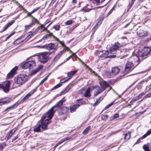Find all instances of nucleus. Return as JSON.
<instances>
[{
	"label": "nucleus",
	"mask_w": 151,
	"mask_h": 151,
	"mask_svg": "<svg viewBox=\"0 0 151 151\" xmlns=\"http://www.w3.org/2000/svg\"><path fill=\"white\" fill-rule=\"evenodd\" d=\"M49 118L47 117V116L46 114H44L42 117L41 123V124L37 125L34 127V131L37 132H40V128L44 130L47 129V127L49 123Z\"/></svg>",
	"instance_id": "f257e3e1"
},
{
	"label": "nucleus",
	"mask_w": 151,
	"mask_h": 151,
	"mask_svg": "<svg viewBox=\"0 0 151 151\" xmlns=\"http://www.w3.org/2000/svg\"><path fill=\"white\" fill-rule=\"evenodd\" d=\"M65 100L62 99L58 102L54 106L52 107L46 113L47 116V117L49 118L50 119H51L55 112V111L53 110L54 109L57 107H60L65 102Z\"/></svg>",
	"instance_id": "f03ea898"
},
{
	"label": "nucleus",
	"mask_w": 151,
	"mask_h": 151,
	"mask_svg": "<svg viewBox=\"0 0 151 151\" xmlns=\"http://www.w3.org/2000/svg\"><path fill=\"white\" fill-rule=\"evenodd\" d=\"M28 78V76L25 74H21L15 78L14 82L18 85H22L27 81Z\"/></svg>",
	"instance_id": "7ed1b4c3"
},
{
	"label": "nucleus",
	"mask_w": 151,
	"mask_h": 151,
	"mask_svg": "<svg viewBox=\"0 0 151 151\" xmlns=\"http://www.w3.org/2000/svg\"><path fill=\"white\" fill-rule=\"evenodd\" d=\"M50 53L49 52H44L39 55V61L43 63H45L49 60Z\"/></svg>",
	"instance_id": "20e7f679"
},
{
	"label": "nucleus",
	"mask_w": 151,
	"mask_h": 151,
	"mask_svg": "<svg viewBox=\"0 0 151 151\" xmlns=\"http://www.w3.org/2000/svg\"><path fill=\"white\" fill-rule=\"evenodd\" d=\"M150 51V48L148 47H145L142 50H139L138 54L139 57L143 58L149 54Z\"/></svg>",
	"instance_id": "39448f33"
},
{
	"label": "nucleus",
	"mask_w": 151,
	"mask_h": 151,
	"mask_svg": "<svg viewBox=\"0 0 151 151\" xmlns=\"http://www.w3.org/2000/svg\"><path fill=\"white\" fill-rule=\"evenodd\" d=\"M134 68V65L132 62H127L126 64L125 70L123 72L124 74H127L132 71Z\"/></svg>",
	"instance_id": "423d86ee"
},
{
	"label": "nucleus",
	"mask_w": 151,
	"mask_h": 151,
	"mask_svg": "<svg viewBox=\"0 0 151 151\" xmlns=\"http://www.w3.org/2000/svg\"><path fill=\"white\" fill-rule=\"evenodd\" d=\"M109 52L107 51L103 50L100 51L99 52L98 56L102 58H115L116 57V55H109Z\"/></svg>",
	"instance_id": "0eeeda50"
},
{
	"label": "nucleus",
	"mask_w": 151,
	"mask_h": 151,
	"mask_svg": "<svg viewBox=\"0 0 151 151\" xmlns=\"http://www.w3.org/2000/svg\"><path fill=\"white\" fill-rule=\"evenodd\" d=\"M36 65L35 62L33 60H31L23 64L22 65V68L24 69L29 68H32Z\"/></svg>",
	"instance_id": "6e6552de"
},
{
	"label": "nucleus",
	"mask_w": 151,
	"mask_h": 151,
	"mask_svg": "<svg viewBox=\"0 0 151 151\" xmlns=\"http://www.w3.org/2000/svg\"><path fill=\"white\" fill-rule=\"evenodd\" d=\"M121 47L118 42H116L110 49L109 53L112 54L116 53L117 50H119V48Z\"/></svg>",
	"instance_id": "1a4fd4ad"
},
{
	"label": "nucleus",
	"mask_w": 151,
	"mask_h": 151,
	"mask_svg": "<svg viewBox=\"0 0 151 151\" xmlns=\"http://www.w3.org/2000/svg\"><path fill=\"white\" fill-rule=\"evenodd\" d=\"M10 84V82L8 81L5 85H3L1 84H0V88H1L5 93H7L9 91Z\"/></svg>",
	"instance_id": "9d476101"
},
{
	"label": "nucleus",
	"mask_w": 151,
	"mask_h": 151,
	"mask_svg": "<svg viewBox=\"0 0 151 151\" xmlns=\"http://www.w3.org/2000/svg\"><path fill=\"white\" fill-rule=\"evenodd\" d=\"M58 45V44L55 45L53 43H50L46 45V47L47 50H52V52H54L56 50Z\"/></svg>",
	"instance_id": "9b49d317"
},
{
	"label": "nucleus",
	"mask_w": 151,
	"mask_h": 151,
	"mask_svg": "<svg viewBox=\"0 0 151 151\" xmlns=\"http://www.w3.org/2000/svg\"><path fill=\"white\" fill-rule=\"evenodd\" d=\"M77 70H75L73 71H71L68 73L67 74L68 77L64 78V80L63 81H62V83H64L70 79L77 72Z\"/></svg>",
	"instance_id": "f8f14e48"
},
{
	"label": "nucleus",
	"mask_w": 151,
	"mask_h": 151,
	"mask_svg": "<svg viewBox=\"0 0 151 151\" xmlns=\"http://www.w3.org/2000/svg\"><path fill=\"white\" fill-rule=\"evenodd\" d=\"M17 69V67L15 66L14 68H13L11 71L8 74L7 77L8 78H10L13 77L14 76L15 74V73Z\"/></svg>",
	"instance_id": "ddd939ff"
},
{
	"label": "nucleus",
	"mask_w": 151,
	"mask_h": 151,
	"mask_svg": "<svg viewBox=\"0 0 151 151\" xmlns=\"http://www.w3.org/2000/svg\"><path fill=\"white\" fill-rule=\"evenodd\" d=\"M94 88L96 89L94 92V95L95 96H96L103 91L100 87L98 86H95Z\"/></svg>",
	"instance_id": "4468645a"
},
{
	"label": "nucleus",
	"mask_w": 151,
	"mask_h": 151,
	"mask_svg": "<svg viewBox=\"0 0 151 151\" xmlns=\"http://www.w3.org/2000/svg\"><path fill=\"white\" fill-rule=\"evenodd\" d=\"M100 84L102 88L103 91H104L109 86V84L104 81H101L100 82Z\"/></svg>",
	"instance_id": "2eb2a0df"
},
{
	"label": "nucleus",
	"mask_w": 151,
	"mask_h": 151,
	"mask_svg": "<svg viewBox=\"0 0 151 151\" xmlns=\"http://www.w3.org/2000/svg\"><path fill=\"white\" fill-rule=\"evenodd\" d=\"M120 71V69L118 67L113 68L112 69L111 73L114 75H116Z\"/></svg>",
	"instance_id": "dca6fc26"
},
{
	"label": "nucleus",
	"mask_w": 151,
	"mask_h": 151,
	"mask_svg": "<svg viewBox=\"0 0 151 151\" xmlns=\"http://www.w3.org/2000/svg\"><path fill=\"white\" fill-rule=\"evenodd\" d=\"M35 90L33 89L29 93L22 99V100L24 101L27 99L29 98L31 95H32L34 92L35 91Z\"/></svg>",
	"instance_id": "f3484780"
},
{
	"label": "nucleus",
	"mask_w": 151,
	"mask_h": 151,
	"mask_svg": "<svg viewBox=\"0 0 151 151\" xmlns=\"http://www.w3.org/2000/svg\"><path fill=\"white\" fill-rule=\"evenodd\" d=\"M137 34L140 37H145L147 35L146 32H144L142 30H140L138 31L137 32Z\"/></svg>",
	"instance_id": "a211bd4d"
},
{
	"label": "nucleus",
	"mask_w": 151,
	"mask_h": 151,
	"mask_svg": "<svg viewBox=\"0 0 151 151\" xmlns=\"http://www.w3.org/2000/svg\"><path fill=\"white\" fill-rule=\"evenodd\" d=\"M91 88L88 87L86 91L84 93V96L87 98H89L91 96L90 93Z\"/></svg>",
	"instance_id": "6ab92c4d"
},
{
	"label": "nucleus",
	"mask_w": 151,
	"mask_h": 151,
	"mask_svg": "<svg viewBox=\"0 0 151 151\" xmlns=\"http://www.w3.org/2000/svg\"><path fill=\"white\" fill-rule=\"evenodd\" d=\"M151 134V129L149 130L147 132L144 134L142 137H141L138 140L137 142H139V141L141 139H143L145 138L146 137H147L148 136L150 135Z\"/></svg>",
	"instance_id": "aec40b11"
},
{
	"label": "nucleus",
	"mask_w": 151,
	"mask_h": 151,
	"mask_svg": "<svg viewBox=\"0 0 151 151\" xmlns=\"http://www.w3.org/2000/svg\"><path fill=\"white\" fill-rule=\"evenodd\" d=\"M150 145L147 143L146 144H144L142 147L145 151H150Z\"/></svg>",
	"instance_id": "412c9836"
},
{
	"label": "nucleus",
	"mask_w": 151,
	"mask_h": 151,
	"mask_svg": "<svg viewBox=\"0 0 151 151\" xmlns=\"http://www.w3.org/2000/svg\"><path fill=\"white\" fill-rule=\"evenodd\" d=\"M80 106V105L75 104L73 105H72L70 106V111L71 112H74L76 109Z\"/></svg>",
	"instance_id": "4be33fe9"
},
{
	"label": "nucleus",
	"mask_w": 151,
	"mask_h": 151,
	"mask_svg": "<svg viewBox=\"0 0 151 151\" xmlns=\"http://www.w3.org/2000/svg\"><path fill=\"white\" fill-rule=\"evenodd\" d=\"M14 22V20L11 21L10 22H9L7 24H6L4 26V28L3 29V31H4L6 30Z\"/></svg>",
	"instance_id": "5701e85b"
},
{
	"label": "nucleus",
	"mask_w": 151,
	"mask_h": 151,
	"mask_svg": "<svg viewBox=\"0 0 151 151\" xmlns=\"http://www.w3.org/2000/svg\"><path fill=\"white\" fill-rule=\"evenodd\" d=\"M63 52V51H61L59 52L55 57L54 58V60H57L62 55Z\"/></svg>",
	"instance_id": "b1692460"
},
{
	"label": "nucleus",
	"mask_w": 151,
	"mask_h": 151,
	"mask_svg": "<svg viewBox=\"0 0 151 151\" xmlns=\"http://www.w3.org/2000/svg\"><path fill=\"white\" fill-rule=\"evenodd\" d=\"M63 52V51H61L59 52L55 57L54 58V60H57L62 55Z\"/></svg>",
	"instance_id": "393cba45"
},
{
	"label": "nucleus",
	"mask_w": 151,
	"mask_h": 151,
	"mask_svg": "<svg viewBox=\"0 0 151 151\" xmlns=\"http://www.w3.org/2000/svg\"><path fill=\"white\" fill-rule=\"evenodd\" d=\"M15 130L12 129L9 132V135L7 137V140H8L9 138H10L14 134V133L15 132Z\"/></svg>",
	"instance_id": "a878e982"
},
{
	"label": "nucleus",
	"mask_w": 151,
	"mask_h": 151,
	"mask_svg": "<svg viewBox=\"0 0 151 151\" xmlns=\"http://www.w3.org/2000/svg\"><path fill=\"white\" fill-rule=\"evenodd\" d=\"M36 33L35 32H30L26 35V36L28 39H29L34 36Z\"/></svg>",
	"instance_id": "bb28decb"
},
{
	"label": "nucleus",
	"mask_w": 151,
	"mask_h": 151,
	"mask_svg": "<svg viewBox=\"0 0 151 151\" xmlns=\"http://www.w3.org/2000/svg\"><path fill=\"white\" fill-rule=\"evenodd\" d=\"M56 40L57 41H58L63 46H64L65 49V50H69L68 47L65 45V44L63 42L60 41L57 38H56Z\"/></svg>",
	"instance_id": "cd10ccee"
},
{
	"label": "nucleus",
	"mask_w": 151,
	"mask_h": 151,
	"mask_svg": "<svg viewBox=\"0 0 151 151\" xmlns=\"http://www.w3.org/2000/svg\"><path fill=\"white\" fill-rule=\"evenodd\" d=\"M124 134L125 135L124 138L125 139L128 140L130 138L131 134L129 132H128L125 134Z\"/></svg>",
	"instance_id": "c85d7f7f"
},
{
	"label": "nucleus",
	"mask_w": 151,
	"mask_h": 151,
	"mask_svg": "<svg viewBox=\"0 0 151 151\" xmlns=\"http://www.w3.org/2000/svg\"><path fill=\"white\" fill-rule=\"evenodd\" d=\"M91 127L90 126H88L83 132V134H86L88 132L89 130L90 129Z\"/></svg>",
	"instance_id": "c756f323"
},
{
	"label": "nucleus",
	"mask_w": 151,
	"mask_h": 151,
	"mask_svg": "<svg viewBox=\"0 0 151 151\" xmlns=\"http://www.w3.org/2000/svg\"><path fill=\"white\" fill-rule=\"evenodd\" d=\"M68 138H66L63 139L62 140H61L59 141L58 143L56 144V146H58V145H59L60 144H61L63 142L66 141V140H68Z\"/></svg>",
	"instance_id": "7c9ffc66"
},
{
	"label": "nucleus",
	"mask_w": 151,
	"mask_h": 151,
	"mask_svg": "<svg viewBox=\"0 0 151 151\" xmlns=\"http://www.w3.org/2000/svg\"><path fill=\"white\" fill-rule=\"evenodd\" d=\"M68 138H66L63 139L62 140H61L59 141L58 143L56 144V146H58V145H59L60 144H61L63 142L66 141V140H68Z\"/></svg>",
	"instance_id": "2f4dec72"
},
{
	"label": "nucleus",
	"mask_w": 151,
	"mask_h": 151,
	"mask_svg": "<svg viewBox=\"0 0 151 151\" xmlns=\"http://www.w3.org/2000/svg\"><path fill=\"white\" fill-rule=\"evenodd\" d=\"M31 17L32 18V23L31 24H35L36 22H37L38 23H39V22L38 21L37 19L34 18L32 16H31Z\"/></svg>",
	"instance_id": "473e14b6"
},
{
	"label": "nucleus",
	"mask_w": 151,
	"mask_h": 151,
	"mask_svg": "<svg viewBox=\"0 0 151 151\" xmlns=\"http://www.w3.org/2000/svg\"><path fill=\"white\" fill-rule=\"evenodd\" d=\"M64 79H62L60 81V83H59L58 84L56 85L54 87V88L55 89L58 88L60 87L61 85H62V83H63L62 82V81H64Z\"/></svg>",
	"instance_id": "72a5a7b5"
},
{
	"label": "nucleus",
	"mask_w": 151,
	"mask_h": 151,
	"mask_svg": "<svg viewBox=\"0 0 151 151\" xmlns=\"http://www.w3.org/2000/svg\"><path fill=\"white\" fill-rule=\"evenodd\" d=\"M6 145L4 143H0V151L2 150Z\"/></svg>",
	"instance_id": "f704fd0d"
},
{
	"label": "nucleus",
	"mask_w": 151,
	"mask_h": 151,
	"mask_svg": "<svg viewBox=\"0 0 151 151\" xmlns=\"http://www.w3.org/2000/svg\"><path fill=\"white\" fill-rule=\"evenodd\" d=\"M144 93L143 92L141 93L140 94H139V95L138 96H136V97L138 100L139 99L142 97L144 95Z\"/></svg>",
	"instance_id": "c9c22d12"
},
{
	"label": "nucleus",
	"mask_w": 151,
	"mask_h": 151,
	"mask_svg": "<svg viewBox=\"0 0 151 151\" xmlns=\"http://www.w3.org/2000/svg\"><path fill=\"white\" fill-rule=\"evenodd\" d=\"M14 106V105H12V106H10L9 107H8L7 109H6L4 111H8L12 109L13 108Z\"/></svg>",
	"instance_id": "e433bc0d"
},
{
	"label": "nucleus",
	"mask_w": 151,
	"mask_h": 151,
	"mask_svg": "<svg viewBox=\"0 0 151 151\" xmlns=\"http://www.w3.org/2000/svg\"><path fill=\"white\" fill-rule=\"evenodd\" d=\"M101 99V97H99L97 100H96V102L94 103V105L95 106L97 105L100 102V100Z\"/></svg>",
	"instance_id": "4c0bfd02"
},
{
	"label": "nucleus",
	"mask_w": 151,
	"mask_h": 151,
	"mask_svg": "<svg viewBox=\"0 0 151 151\" xmlns=\"http://www.w3.org/2000/svg\"><path fill=\"white\" fill-rule=\"evenodd\" d=\"M108 117V116L107 115H104L102 116L101 118L103 120H106Z\"/></svg>",
	"instance_id": "58836bf2"
},
{
	"label": "nucleus",
	"mask_w": 151,
	"mask_h": 151,
	"mask_svg": "<svg viewBox=\"0 0 151 151\" xmlns=\"http://www.w3.org/2000/svg\"><path fill=\"white\" fill-rule=\"evenodd\" d=\"M114 104V102H112L110 103V104H109L108 105H107V106H106L105 108V109H107L109 108L110 106H112Z\"/></svg>",
	"instance_id": "ea45409f"
},
{
	"label": "nucleus",
	"mask_w": 151,
	"mask_h": 151,
	"mask_svg": "<svg viewBox=\"0 0 151 151\" xmlns=\"http://www.w3.org/2000/svg\"><path fill=\"white\" fill-rule=\"evenodd\" d=\"M151 97V91L144 96L145 98Z\"/></svg>",
	"instance_id": "a19ab883"
},
{
	"label": "nucleus",
	"mask_w": 151,
	"mask_h": 151,
	"mask_svg": "<svg viewBox=\"0 0 151 151\" xmlns=\"http://www.w3.org/2000/svg\"><path fill=\"white\" fill-rule=\"evenodd\" d=\"M73 23V21L72 20H69L66 22L65 24L66 25H68L71 24Z\"/></svg>",
	"instance_id": "79ce46f5"
},
{
	"label": "nucleus",
	"mask_w": 151,
	"mask_h": 151,
	"mask_svg": "<svg viewBox=\"0 0 151 151\" xmlns=\"http://www.w3.org/2000/svg\"><path fill=\"white\" fill-rule=\"evenodd\" d=\"M136 98V97H135L133 98L131 100L130 102H134L135 101L138 100Z\"/></svg>",
	"instance_id": "37998d69"
},
{
	"label": "nucleus",
	"mask_w": 151,
	"mask_h": 151,
	"mask_svg": "<svg viewBox=\"0 0 151 151\" xmlns=\"http://www.w3.org/2000/svg\"><path fill=\"white\" fill-rule=\"evenodd\" d=\"M54 28L56 30H58L60 28V27L59 25H56L54 26Z\"/></svg>",
	"instance_id": "c03bdc74"
},
{
	"label": "nucleus",
	"mask_w": 151,
	"mask_h": 151,
	"mask_svg": "<svg viewBox=\"0 0 151 151\" xmlns=\"http://www.w3.org/2000/svg\"><path fill=\"white\" fill-rule=\"evenodd\" d=\"M74 55H75V53H73V54L71 55L70 56H69L68 58L66 59V60L67 61V60H69Z\"/></svg>",
	"instance_id": "a18cd8bd"
},
{
	"label": "nucleus",
	"mask_w": 151,
	"mask_h": 151,
	"mask_svg": "<svg viewBox=\"0 0 151 151\" xmlns=\"http://www.w3.org/2000/svg\"><path fill=\"white\" fill-rule=\"evenodd\" d=\"M4 104L8 103L10 102V100L9 99L7 100L6 101H3Z\"/></svg>",
	"instance_id": "49530a36"
},
{
	"label": "nucleus",
	"mask_w": 151,
	"mask_h": 151,
	"mask_svg": "<svg viewBox=\"0 0 151 151\" xmlns=\"http://www.w3.org/2000/svg\"><path fill=\"white\" fill-rule=\"evenodd\" d=\"M85 8L86 7H85L83 8V10L85 12H88L91 10V9H88L86 10Z\"/></svg>",
	"instance_id": "de8ad7c7"
},
{
	"label": "nucleus",
	"mask_w": 151,
	"mask_h": 151,
	"mask_svg": "<svg viewBox=\"0 0 151 151\" xmlns=\"http://www.w3.org/2000/svg\"><path fill=\"white\" fill-rule=\"evenodd\" d=\"M114 8L115 6H113V8L111 9L110 11H109L108 14H110L113 12V10L114 9Z\"/></svg>",
	"instance_id": "09e8293b"
},
{
	"label": "nucleus",
	"mask_w": 151,
	"mask_h": 151,
	"mask_svg": "<svg viewBox=\"0 0 151 151\" xmlns=\"http://www.w3.org/2000/svg\"><path fill=\"white\" fill-rule=\"evenodd\" d=\"M97 3H100V0H94ZM105 0H102L100 3H102Z\"/></svg>",
	"instance_id": "8fccbe9b"
},
{
	"label": "nucleus",
	"mask_w": 151,
	"mask_h": 151,
	"mask_svg": "<svg viewBox=\"0 0 151 151\" xmlns=\"http://www.w3.org/2000/svg\"><path fill=\"white\" fill-rule=\"evenodd\" d=\"M135 0H132L131 2V3H130L129 5L130 6H132L134 2H135Z\"/></svg>",
	"instance_id": "3c124183"
},
{
	"label": "nucleus",
	"mask_w": 151,
	"mask_h": 151,
	"mask_svg": "<svg viewBox=\"0 0 151 151\" xmlns=\"http://www.w3.org/2000/svg\"><path fill=\"white\" fill-rule=\"evenodd\" d=\"M32 25V24H30L26 25L25 26V28L26 29H27L29 28V27H30L31 25Z\"/></svg>",
	"instance_id": "603ef678"
},
{
	"label": "nucleus",
	"mask_w": 151,
	"mask_h": 151,
	"mask_svg": "<svg viewBox=\"0 0 151 151\" xmlns=\"http://www.w3.org/2000/svg\"><path fill=\"white\" fill-rule=\"evenodd\" d=\"M40 28H41V30H44L45 29V28L44 27V26L42 25H41L40 27Z\"/></svg>",
	"instance_id": "864d4df0"
},
{
	"label": "nucleus",
	"mask_w": 151,
	"mask_h": 151,
	"mask_svg": "<svg viewBox=\"0 0 151 151\" xmlns=\"http://www.w3.org/2000/svg\"><path fill=\"white\" fill-rule=\"evenodd\" d=\"M15 33V32H13L9 35L7 37V38L9 39L11 36L13 35Z\"/></svg>",
	"instance_id": "5fc2aeb1"
},
{
	"label": "nucleus",
	"mask_w": 151,
	"mask_h": 151,
	"mask_svg": "<svg viewBox=\"0 0 151 151\" xmlns=\"http://www.w3.org/2000/svg\"><path fill=\"white\" fill-rule=\"evenodd\" d=\"M114 118H118V117H119V115L118 114L116 113L114 115Z\"/></svg>",
	"instance_id": "6e6d98bb"
},
{
	"label": "nucleus",
	"mask_w": 151,
	"mask_h": 151,
	"mask_svg": "<svg viewBox=\"0 0 151 151\" xmlns=\"http://www.w3.org/2000/svg\"><path fill=\"white\" fill-rule=\"evenodd\" d=\"M39 9V8H36V9H34L33 10H32V11L31 12V13L32 14L34 12H35L36 11H37L38 10V9Z\"/></svg>",
	"instance_id": "4d7b16f0"
},
{
	"label": "nucleus",
	"mask_w": 151,
	"mask_h": 151,
	"mask_svg": "<svg viewBox=\"0 0 151 151\" xmlns=\"http://www.w3.org/2000/svg\"><path fill=\"white\" fill-rule=\"evenodd\" d=\"M118 132H119V131H115L112 132L111 133V134H115L116 133H117Z\"/></svg>",
	"instance_id": "13d9d810"
},
{
	"label": "nucleus",
	"mask_w": 151,
	"mask_h": 151,
	"mask_svg": "<svg viewBox=\"0 0 151 151\" xmlns=\"http://www.w3.org/2000/svg\"><path fill=\"white\" fill-rule=\"evenodd\" d=\"M18 137V136H16L14 138L12 139V141H14L17 139Z\"/></svg>",
	"instance_id": "bf43d9fd"
},
{
	"label": "nucleus",
	"mask_w": 151,
	"mask_h": 151,
	"mask_svg": "<svg viewBox=\"0 0 151 151\" xmlns=\"http://www.w3.org/2000/svg\"><path fill=\"white\" fill-rule=\"evenodd\" d=\"M37 70H33L32 73L33 75H34L37 73Z\"/></svg>",
	"instance_id": "052dcab7"
},
{
	"label": "nucleus",
	"mask_w": 151,
	"mask_h": 151,
	"mask_svg": "<svg viewBox=\"0 0 151 151\" xmlns=\"http://www.w3.org/2000/svg\"><path fill=\"white\" fill-rule=\"evenodd\" d=\"M44 81L43 79L40 82V84H42L44 82Z\"/></svg>",
	"instance_id": "680f3d73"
},
{
	"label": "nucleus",
	"mask_w": 151,
	"mask_h": 151,
	"mask_svg": "<svg viewBox=\"0 0 151 151\" xmlns=\"http://www.w3.org/2000/svg\"><path fill=\"white\" fill-rule=\"evenodd\" d=\"M130 22H129L128 24H127L124 27V28H125V27H127V26L129 25V24L130 23Z\"/></svg>",
	"instance_id": "e2e57ef3"
},
{
	"label": "nucleus",
	"mask_w": 151,
	"mask_h": 151,
	"mask_svg": "<svg viewBox=\"0 0 151 151\" xmlns=\"http://www.w3.org/2000/svg\"><path fill=\"white\" fill-rule=\"evenodd\" d=\"M4 105L3 101H0V105Z\"/></svg>",
	"instance_id": "0e129e2a"
},
{
	"label": "nucleus",
	"mask_w": 151,
	"mask_h": 151,
	"mask_svg": "<svg viewBox=\"0 0 151 151\" xmlns=\"http://www.w3.org/2000/svg\"><path fill=\"white\" fill-rule=\"evenodd\" d=\"M106 5V4L104 6H99V7H96V8H97V9L101 8L103 7H104L105 5Z\"/></svg>",
	"instance_id": "69168bd1"
},
{
	"label": "nucleus",
	"mask_w": 151,
	"mask_h": 151,
	"mask_svg": "<svg viewBox=\"0 0 151 151\" xmlns=\"http://www.w3.org/2000/svg\"><path fill=\"white\" fill-rule=\"evenodd\" d=\"M73 3H76V2H77V1H76V0H73Z\"/></svg>",
	"instance_id": "338daca9"
},
{
	"label": "nucleus",
	"mask_w": 151,
	"mask_h": 151,
	"mask_svg": "<svg viewBox=\"0 0 151 151\" xmlns=\"http://www.w3.org/2000/svg\"><path fill=\"white\" fill-rule=\"evenodd\" d=\"M48 77V76H47L44 79H43V80L44 81H45L46 80V79H47V77Z\"/></svg>",
	"instance_id": "774afa93"
}]
</instances>
